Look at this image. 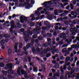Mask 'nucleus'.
<instances>
[{"mask_svg":"<svg viewBox=\"0 0 79 79\" xmlns=\"http://www.w3.org/2000/svg\"><path fill=\"white\" fill-rule=\"evenodd\" d=\"M52 71V73H54L53 74L54 75V74H55V72H56V70H55L54 69H51Z\"/></svg>","mask_w":79,"mask_h":79,"instance_id":"0e129e2a","label":"nucleus"},{"mask_svg":"<svg viewBox=\"0 0 79 79\" xmlns=\"http://www.w3.org/2000/svg\"><path fill=\"white\" fill-rule=\"evenodd\" d=\"M35 14H36L37 16H39L40 13L39 11H36L35 12Z\"/></svg>","mask_w":79,"mask_h":79,"instance_id":"a19ab883","label":"nucleus"},{"mask_svg":"<svg viewBox=\"0 0 79 79\" xmlns=\"http://www.w3.org/2000/svg\"><path fill=\"white\" fill-rule=\"evenodd\" d=\"M41 68L42 69H45V65L44 64L41 65Z\"/></svg>","mask_w":79,"mask_h":79,"instance_id":"a18cd8bd","label":"nucleus"},{"mask_svg":"<svg viewBox=\"0 0 79 79\" xmlns=\"http://www.w3.org/2000/svg\"><path fill=\"white\" fill-rule=\"evenodd\" d=\"M65 64L66 65V66H69V65H70V62H66L65 63Z\"/></svg>","mask_w":79,"mask_h":79,"instance_id":"ea45409f","label":"nucleus"},{"mask_svg":"<svg viewBox=\"0 0 79 79\" xmlns=\"http://www.w3.org/2000/svg\"><path fill=\"white\" fill-rule=\"evenodd\" d=\"M67 50V49H66V48H64L62 52V53H65V52H66V50Z\"/></svg>","mask_w":79,"mask_h":79,"instance_id":"4d7b16f0","label":"nucleus"},{"mask_svg":"<svg viewBox=\"0 0 79 79\" xmlns=\"http://www.w3.org/2000/svg\"><path fill=\"white\" fill-rule=\"evenodd\" d=\"M18 44L15 43V45L14 46L15 52L17 53H18Z\"/></svg>","mask_w":79,"mask_h":79,"instance_id":"4468645a","label":"nucleus"},{"mask_svg":"<svg viewBox=\"0 0 79 79\" xmlns=\"http://www.w3.org/2000/svg\"><path fill=\"white\" fill-rule=\"evenodd\" d=\"M76 29V28H73L72 30V29H70V32H71L72 35H76V34L77 33Z\"/></svg>","mask_w":79,"mask_h":79,"instance_id":"0eeeda50","label":"nucleus"},{"mask_svg":"<svg viewBox=\"0 0 79 79\" xmlns=\"http://www.w3.org/2000/svg\"><path fill=\"white\" fill-rule=\"evenodd\" d=\"M72 69V68H71V66L69 65L68 66L67 68V69H68V71H70L71 69Z\"/></svg>","mask_w":79,"mask_h":79,"instance_id":"864d4df0","label":"nucleus"},{"mask_svg":"<svg viewBox=\"0 0 79 79\" xmlns=\"http://www.w3.org/2000/svg\"><path fill=\"white\" fill-rule=\"evenodd\" d=\"M20 31L21 32H24V31H25V30L23 28H21L20 29Z\"/></svg>","mask_w":79,"mask_h":79,"instance_id":"5fc2aeb1","label":"nucleus"},{"mask_svg":"<svg viewBox=\"0 0 79 79\" xmlns=\"http://www.w3.org/2000/svg\"><path fill=\"white\" fill-rule=\"evenodd\" d=\"M20 23H24V21L26 22V21L28 20V19L27 18V17L23 15H22L20 17Z\"/></svg>","mask_w":79,"mask_h":79,"instance_id":"7ed1b4c3","label":"nucleus"},{"mask_svg":"<svg viewBox=\"0 0 79 79\" xmlns=\"http://www.w3.org/2000/svg\"><path fill=\"white\" fill-rule=\"evenodd\" d=\"M21 68L20 67H19V69H18L17 71V74H19V76H21V73H20V70H19V69H20Z\"/></svg>","mask_w":79,"mask_h":79,"instance_id":"bb28decb","label":"nucleus"},{"mask_svg":"<svg viewBox=\"0 0 79 79\" xmlns=\"http://www.w3.org/2000/svg\"><path fill=\"white\" fill-rule=\"evenodd\" d=\"M33 71H34V72H36L37 71H38V69L35 67V66H34L33 67Z\"/></svg>","mask_w":79,"mask_h":79,"instance_id":"a878e982","label":"nucleus"},{"mask_svg":"<svg viewBox=\"0 0 79 79\" xmlns=\"http://www.w3.org/2000/svg\"><path fill=\"white\" fill-rule=\"evenodd\" d=\"M10 32L12 33H14V32H13V29L15 28V24H10Z\"/></svg>","mask_w":79,"mask_h":79,"instance_id":"9d476101","label":"nucleus"},{"mask_svg":"<svg viewBox=\"0 0 79 79\" xmlns=\"http://www.w3.org/2000/svg\"><path fill=\"white\" fill-rule=\"evenodd\" d=\"M71 74V73H70L69 72H68L66 73V75H65V79H67L68 78L67 77H66V76H68V78H71V76H69V74Z\"/></svg>","mask_w":79,"mask_h":79,"instance_id":"dca6fc26","label":"nucleus"},{"mask_svg":"<svg viewBox=\"0 0 79 79\" xmlns=\"http://www.w3.org/2000/svg\"><path fill=\"white\" fill-rule=\"evenodd\" d=\"M5 66V64L2 62H1L0 63V67H3Z\"/></svg>","mask_w":79,"mask_h":79,"instance_id":"c03bdc74","label":"nucleus"},{"mask_svg":"<svg viewBox=\"0 0 79 79\" xmlns=\"http://www.w3.org/2000/svg\"><path fill=\"white\" fill-rule=\"evenodd\" d=\"M32 32L33 34H35L33 36V38H34V39H36V38L37 37V34H39V32H35V33H34V31H33Z\"/></svg>","mask_w":79,"mask_h":79,"instance_id":"9b49d317","label":"nucleus"},{"mask_svg":"<svg viewBox=\"0 0 79 79\" xmlns=\"http://www.w3.org/2000/svg\"><path fill=\"white\" fill-rule=\"evenodd\" d=\"M54 76H57L58 77H60V73H57L56 74H54Z\"/></svg>","mask_w":79,"mask_h":79,"instance_id":"37998d69","label":"nucleus"},{"mask_svg":"<svg viewBox=\"0 0 79 79\" xmlns=\"http://www.w3.org/2000/svg\"><path fill=\"white\" fill-rule=\"evenodd\" d=\"M3 36L5 38H9L10 37V35L8 34H5L3 35Z\"/></svg>","mask_w":79,"mask_h":79,"instance_id":"c756f323","label":"nucleus"},{"mask_svg":"<svg viewBox=\"0 0 79 79\" xmlns=\"http://www.w3.org/2000/svg\"><path fill=\"white\" fill-rule=\"evenodd\" d=\"M7 77L8 78V79H12V78H13L12 76L10 75H8Z\"/></svg>","mask_w":79,"mask_h":79,"instance_id":"f704fd0d","label":"nucleus"},{"mask_svg":"<svg viewBox=\"0 0 79 79\" xmlns=\"http://www.w3.org/2000/svg\"><path fill=\"white\" fill-rule=\"evenodd\" d=\"M77 15H75L74 16H73L72 17V19H73L76 18H77Z\"/></svg>","mask_w":79,"mask_h":79,"instance_id":"603ef678","label":"nucleus"},{"mask_svg":"<svg viewBox=\"0 0 79 79\" xmlns=\"http://www.w3.org/2000/svg\"><path fill=\"white\" fill-rule=\"evenodd\" d=\"M69 57H67L65 59V61L68 62V61H69Z\"/></svg>","mask_w":79,"mask_h":79,"instance_id":"49530a36","label":"nucleus"},{"mask_svg":"<svg viewBox=\"0 0 79 79\" xmlns=\"http://www.w3.org/2000/svg\"><path fill=\"white\" fill-rule=\"evenodd\" d=\"M43 46H44V47L45 48H47V47H48V43H45L43 44Z\"/></svg>","mask_w":79,"mask_h":79,"instance_id":"c85d7f7f","label":"nucleus"},{"mask_svg":"<svg viewBox=\"0 0 79 79\" xmlns=\"http://www.w3.org/2000/svg\"><path fill=\"white\" fill-rule=\"evenodd\" d=\"M10 23V24H14L15 25V22L14 21V20H12Z\"/></svg>","mask_w":79,"mask_h":79,"instance_id":"680f3d73","label":"nucleus"},{"mask_svg":"<svg viewBox=\"0 0 79 79\" xmlns=\"http://www.w3.org/2000/svg\"><path fill=\"white\" fill-rule=\"evenodd\" d=\"M24 76L25 79H28L29 77H28V76H27V73H26L24 75Z\"/></svg>","mask_w":79,"mask_h":79,"instance_id":"c9c22d12","label":"nucleus"},{"mask_svg":"<svg viewBox=\"0 0 79 79\" xmlns=\"http://www.w3.org/2000/svg\"><path fill=\"white\" fill-rule=\"evenodd\" d=\"M42 10V7H40L37 9V10L39 11H41Z\"/></svg>","mask_w":79,"mask_h":79,"instance_id":"052dcab7","label":"nucleus"},{"mask_svg":"<svg viewBox=\"0 0 79 79\" xmlns=\"http://www.w3.org/2000/svg\"><path fill=\"white\" fill-rule=\"evenodd\" d=\"M51 56V53H48L46 55V58H49V57H50V56Z\"/></svg>","mask_w":79,"mask_h":79,"instance_id":"7c9ffc66","label":"nucleus"},{"mask_svg":"<svg viewBox=\"0 0 79 79\" xmlns=\"http://www.w3.org/2000/svg\"><path fill=\"white\" fill-rule=\"evenodd\" d=\"M47 3H48V4L49 5H50V4H52V1L51 0L48 2H45L41 4V5H43L44 7H46L48 5Z\"/></svg>","mask_w":79,"mask_h":79,"instance_id":"20e7f679","label":"nucleus"},{"mask_svg":"<svg viewBox=\"0 0 79 79\" xmlns=\"http://www.w3.org/2000/svg\"><path fill=\"white\" fill-rule=\"evenodd\" d=\"M52 1L54 2V3L56 6H59L60 5V2H56V1H58L60 2V0H52Z\"/></svg>","mask_w":79,"mask_h":79,"instance_id":"6e6552de","label":"nucleus"},{"mask_svg":"<svg viewBox=\"0 0 79 79\" xmlns=\"http://www.w3.org/2000/svg\"><path fill=\"white\" fill-rule=\"evenodd\" d=\"M31 50L33 53H35L36 52V50L35 47L32 48H31Z\"/></svg>","mask_w":79,"mask_h":79,"instance_id":"b1692460","label":"nucleus"},{"mask_svg":"<svg viewBox=\"0 0 79 79\" xmlns=\"http://www.w3.org/2000/svg\"><path fill=\"white\" fill-rule=\"evenodd\" d=\"M50 50H51V49L49 48L48 47L47 49H44V54H47V52H50Z\"/></svg>","mask_w":79,"mask_h":79,"instance_id":"ddd939ff","label":"nucleus"},{"mask_svg":"<svg viewBox=\"0 0 79 79\" xmlns=\"http://www.w3.org/2000/svg\"><path fill=\"white\" fill-rule=\"evenodd\" d=\"M9 41V39L8 38H5L4 40V42H8Z\"/></svg>","mask_w":79,"mask_h":79,"instance_id":"8fccbe9b","label":"nucleus"},{"mask_svg":"<svg viewBox=\"0 0 79 79\" xmlns=\"http://www.w3.org/2000/svg\"><path fill=\"white\" fill-rule=\"evenodd\" d=\"M47 18L48 19H49V20H52V16L50 15H48L47 17Z\"/></svg>","mask_w":79,"mask_h":79,"instance_id":"72a5a7b5","label":"nucleus"},{"mask_svg":"<svg viewBox=\"0 0 79 79\" xmlns=\"http://www.w3.org/2000/svg\"><path fill=\"white\" fill-rule=\"evenodd\" d=\"M64 23L66 25H68V21L67 20L64 21Z\"/></svg>","mask_w":79,"mask_h":79,"instance_id":"e2e57ef3","label":"nucleus"},{"mask_svg":"<svg viewBox=\"0 0 79 79\" xmlns=\"http://www.w3.org/2000/svg\"><path fill=\"white\" fill-rule=\"evenodd\" d=\"M68 47V45L66 44H64L62 46V48H64V47Z\"/></svg>","mask_w":79,"mask_h":79,"instance_id":"338daca9","label":"nucleus"},{"mask_svg":"<svg viewBox=\"0 0 79 79\" xmlns=\"http://www.w3.org/2000/svg\"><path fill=\"white\" fill-rule=\"evenodd\" d=\"M7 72L8 73V74H14V72L12 69H9L7 70Z\"/></svg>","mask_w":79,"mask_h":79,"instance_id":"2eb2a0df","label":"nucleus"},{"mask_svg":"<svg viewBox=\"0 0 79 79\" xmlns=\"http://www.w3.org/2000/svg\"><path fill=\"white\" fill-rule=\"evenodd\" d=\"M60 71H61V74H64V70H63V68H61L60 69Z\"/></svg>","mask_w":79,"mask_h":79,"instance_id":"e433bc0d","label":"nucleus"},{"mask_svg":"<svg viewBox=\"0 0 79 79\" xmlns=\"http://www.w3.org/2000/svg\"><path fill=\"white\" fill-rule=\"evenodd\" d=\"M0 44L1 45H4L5 44V40L3 39H2L0 42Z\"/></svg>","mask_w":79,"mask_h":79,"instance_id":"4be33fe9","label":"nucleus"},{"mask_svg":"<svg viewBox=\"0 0 79 79\" xmlns=\"http://www.w3.org/2000/svg\"><path fill=\"white\" fill-rule=\"evenodd\" d=\"M63 10H62L61 9H60L57 11V13H63Z\"/></svg>","mask_w":79,"mask_h":79,"instance_id":"79ce46f5","label":"nucleus"},{"mask_svg":"<svg viewBox=\"0 0 79 79\" xmlns=\"http://www.w3.org/2000/svg\"><path fill=\"white\" fill-rule=\"evenodd\" d=\"M7 52L8 54H11L12 53V50L10 49H9L8 50Z\"/></svg>","mask_w":79,"mask_h":79,"instance_id":"473e14b6","label":"nucleus"},{"mask_svg":"<svg viewBox=\"0 0 79 79\" xmlns=\"http://www.w3.org/2000/svg\"><path fill=\"white\" fill-rule=\"evenodd\" d=\"M47 35L49 37H52V34L50 33H48L47 34Z\"/></svg>","mask_w":79,"mask_h":79,"instance_id":"2f4dec72","label":"nucleus"},{"mask_svg":"<svg viewBox=\"0 0 79 79\" xmlns=\"http://www.w3.org/2000/svg\"><path fill=\"white\" fill-rule=\"evenodd\" d=\"M19 6L20 7H21V6H24V4L23 3H20L19 4Z\"/></svg>","mask_w":79,"mask_h":79,"instance_id":"69168bd1","label":"nucleus"},{"mask_svg":"<svg viewBox=\"0 0 79 79\" xmlns=\"http://www.w3.org/2000/svg\"><path fill=\"white\" fill-rule=\"evenodd\" d=\"M71 70L70 74H73L75 72V68L74 67H73L72 68V69H71Z\"/></svg>","mask_w":79,"mask_h":79,"instance_id":"f3484780","label":"nucleus"},{"mask_svg":"<svg viewBox=\"0 0 79 79\" xmlns=\"http://www.w3.org/2000/svg\"><path fill=\"white\" fill-rule=\"evenodd\" d=\"M31 42L30 43L27 44L26 45V47L27 48H29L32 47V46H33L35 42V40L34 39L31 40Z\"/></svg>","mask_w":79,"mask_h":79,"instance_id":"f03ea898","label":"nucleus"},{"mask_svg":"<svg viewBox=\"0 0 79 79\" xmlns=\"http://www.w3.org/2000/svg\"><path fill=\"white\" fill-rule=\"evenodd\" d=\"M18 28H21L22 26H21V24L19 23H18L16 24Z\"/></svg>","mask_w":79,"mask_h":79,"instance_id":"393cba45","label":"nucleus"},{"mask_svg":"<svg viewBox=\"0 0 79 79\" xmlns=\"http://www.w3.org/2000/svg\"><path fill=\"white\" fill-rule=\"evenodd\" d=\"M40 55L41 56V57H43V56H45V54L44 52H40Z\"/></svg>","mask_w":79,"mask_h":79,"instance_id":"cd10ccee","label":"nucleus"},{"mask_svg":"<svg viewBox=\"0 0 79 79\" xmlns=\"http://www.w3.org/2000/svg\"><path fill=\"white\" fill-rule=\"evenodd\" d=\"M58 11H57V10H54V15H58V14L57 13Z\"/></svg>","mask_w":79,"mask_h":79,"instance_id":"3c124183","label":"nucleus"},{"mask_svg":"<svg viewBox=\"0 0 79 79\" xmlns=\"http://www.w3.org/2000/svg\"><path fill=\"white\" fill-rule=\"evenodd\" d=\"M59 67H60V64L57 62V64L55 65V66H54L53 68L55 69H57V68H58Z\"/></svg>","mask_w":79,"mask_h":79,"instance_id":"aec40b11","label":"nucleus"},{"mask_svg":"<svg viewBox=\"0 0 79 79\" xmlns=\"http://www.w3.org/2000/svg\"><path fill=\"white\" fill-rule=\"evenodd\" d=\"M2 72L4 76H6L7 75V74L8 73V71H6L2 70Z\"/></svg>","mask_w":79,"mask_h":79,"instance_id":"a211bd4d","label":"nucleus"},{"mask_svg":"<svg viewBox=\"0 0 79 79\" xmlns=\"http://www.w3.org/2000/svg\"><path fill=\"white\" fill-rule=\"evenodd\" d=\"M44 24L45 26H49L50 25V23H48V21H44Z\"/></svg>","mask_w":79,"mask_h":79,"instance_id":"5701e85b","label":"nucleus"},{"mask_svg":"<svg viewBox=\"0 0 79 79\" xmlns=\"http://www.w3.org/2000/svg\"><path fill=\"white\" fill-rule=\"evenodd\" d=\"M71 14L73 16H74L75 14L77 15H79V8L77 10H75L74 12L73 11H71Z\"/></svg>","mask_w":79,"mask_h":79,"instance_id":"39448f33","label":"nucleus"},{"mask_svg":"<svg viewBox=\"0 0 79 79\" xmlns=\"http://www.w3.org/2000/svg\"><path fill=\"white\" fill-rule=\"evenodd\" d=\"M40 51V48H37L36 49V52H38Z\"/></svg>","mask_w":79,"mask_h":79,"instance_id":"6e6d98bb","label":"nucleus"},{"mask_svg":"<svg viewBox=\"0 0 79 79\" xmlns=\"http://www.w3.org/2000/svg\"><path fill=\"white\" fill-rule=\"evenodd\" d=\"M70 6L71 10H73L74 6H73V4H70Z\"/></svg>","mask_w":79,"mask_h":79,"instance_id":"09e8293b","label":"nucleus"},{"mask_svg":"<svg viewBox=\"0 0 79 79\" xmlns=\"http://www.w3.org/2000/svg\"><path fill=\"white\" fill-rule=\"evenodd\" d=\"M64 20V18L62 17H60L57 19V21L58 22H59V21H63Z\"/></svg>","mask_w":79,"mask_h":79,"instance_id":"412c9836","label":"nucleus"},{"mask_svg":"<svg viewBox=\"0 0 79 79\" xmlns=\"http://www.w3.org/2000/svg\"><path fill=\"white\" fill-rule=\"evenodd\" d=\"M30 17H31V21H34V20L35 19V17L34 15L33 14H32L31 15H30Z\"/></svg>","mask_w":79,"mask_h":79,"instance_id":"6ab92c4d","label":"nucleus"},{"mask_svg":"<svg viewBox=\"0 0 79 79\" xmlns=\"http://www.w3.org/2000/svg\"><path fill=\"white\" fill-rule=\"evenodd\" d=\"M63 12H64L61 13L60 15V16L61 17L66 16L67 15H68V13H69V12L67 10H64Z\"/></svg>","mask_w":79,"mask_h":79,"instance_id":"423d86ee","label":"nucleus"},{"mask_svg":"<svg viewBox=\"0 0 79 79\" xmlns=\"http://www.w3.org/2000/svg\"><path fill=\"white\" fill-rule=\"evenodd\" d=\"M6 66L8 69H12L13 68V66H12V64H7L6 65Z\"/></svg>","mask_w":79,"mask_h":79,"instance_id":"f8f14e48","label":"nucleus"},{"mask_svg":"<svg viewBox=\"0 0 79 79\" xmlns=\"http://www.w3.org/2000/svg\"><path fill=\"white\" fill-rule=\"evenodd\" d=\"M4 61H5V63H8V62H10V60L8 59H5Z\"/></svg>","mask_w":79,"mask_h":79,"instance_id":"bf43d9fd","label":"nucleus"},{"mask_svg":"<svg viewBox=\"0 0 79 79\" xmlns=\"http://www.w3.org/2000/svg\"><path fill=\"white\" fill-rule=\"evenodd\" d=\"M43 39V37L42 35H40L38 37V39L39 40H42Z\"/></svg>","mask_w":79,"mask_h":79,"instance_id":"4c0bfd02","label":"nucleus"},{"mask_svg":"<svg viewBox=\"0 0 79 79\" xmlns=\"http://www.w3.org/2000/svg\"><path fill=\"white\" fill-rule=\"evenodd\" d=\"M29 79H34V77H33L32 75H30L29 77Z\"/></svg>","mask_w":79,"mask_h":79,"instance_id":"774afa93","label":"nucleus"},{"mask_svg":"<svg viewBox=\"0 0 79 79\" xmlns=\"http://www.w3.org/2000/svg\"><path fill=\"white\" fill-rule=\"evenodd\" d=\"M79 71V66L78 67H77L76 68V69H75V71L76 72H78Z\"/></svg>","mask_w":79,"mask_h":79,"instance_id":"13d9d810","label":"nucleus"},{"mask_svg":"<svg viewBox=\"0 0 79 79\" xmlns=\"http://www.w3.org/2000/svg\"><path fill=\"white\" fill-rule=\"evenodd\" d=\"M73 60H74V58L73 57H72V58L69 57V60L70 61V62H72V61H73Z\"/></svg>","mask_w":79,"mask_h":79,"instance_id":"de8ad7c7","label":"nucleus"},{"mask_svg":"<svg viewBox=\"0 0 79 79\" xmlns=\"http://www.w3.org/2000/svg\"><path fill=\"white\" fill-rule=\"evenodd\" d=\"M31 29H32L31 27H29L27 29V32H26V33L23 32V35H26L27 36L24 37V39L25 42H29L31 40L29 37L30 36V35H32V32L30 31V30H31Z\"/></svg>","mask_w":79,"mask_h":79,"instance_id":"f257e3e1","label":"nucleus"},{"mask_svg":"<svg viewBox=\"0 0 79 79\" xmlns=\"http://www.w3.org/2000/svg\"><path fill=\"white\" fill-rule=\"evenodd\" d=\"M22 47H23V44L22 43H20L19 44V48L20 49L22 48Z\"/></svg>","mask_w":79,"mask_h":79,"instance_id":"58836bf2","label":"nucleus"},{"mask_svg":"<svg viewBox=\"0 0 79 79\" xmlns=\"http://www.w3.org/2000/svg\"><path fill=\"white\" fill-rule=\"evenodd\" d=\"M40 28L39 27H36V28H34L33 31H34V33L35 32H39L38 31H40Z\"/></svg>","mask_w":79,"mask_h":79,"instance_id":"1a4fd4ad","label":"nucleus"}]
</instances>
